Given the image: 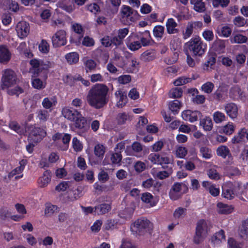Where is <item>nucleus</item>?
Wrapping results in <instances>:
<instances>
[{
	"mask_svg": "<svg viewBox=\"0 0 248 248\" xmlns=\"http://www.w3.org/2000/svg\"><path fill=\"white\" fill-rule=\"evenodd\" d=\"M109 88L103 84L94 85L89 91L86 97L88 103L96 109L106 106L109 101Z\"/></svg>",
	"mask_w": 248,
	"mask_h": 248,
	"instance_id": "1",
	"label": "nucleus"
},
{
	"mask_svg": "<svg viewBox=\"0 0 248 248\" xmlns=\"http://www.w3.org/2000/svg\"><path fill=\"white\" fill-rule=\"evenodd\" d=\"M193 57H201L205 53L206 46L199 37H195L186 44Z\"/></svg>",
	"mask_w": 248,
	"mask_h": 248,
	"instance_id": "2",
	"label": "nucleus"
},
{
	"mask_svg": "<svg viewBox=\"0 0 248 248\" xmlns=\"http://www.w3.org/2000/svg\"><path fill=\"white\" fill-rule=\"evenodd\" d=\"M30 63L32 66L30 72L32 74V77L34 78L37 77L43 71L48 70L51 65L49 62H44L35 59L31 60Z\"/></svg>",
	"mask_w": 248,
	"mask_h": 248,
	"instance_id": "3",
	"label": "nucleus"
},
{
	"mask_svg": "<svg viewBox=\"0 0 248 248\" xmlns=\"http://www.w3.org/2000/svg\"><path fill=\"white\" fill-rule=\"evenodd\" d=\"M206 226V223L204 220L201 219L198 221L195 233L193 236V242L195 244L198 245L203 241L206 237V232L205 230Z\"/></svg>",
	"mask_w": 248,
	"mask_h": 248,
	"instance_id": "4",
	"label": "nucleus"
},
{
	"mask_svg": "<svg viewBox=\"0 0 248 248\" xmlns=\"http://www.w3.org/2000/svg\"><path fill=\"white\" fill-rule=\"evenodd\" d=\"M16 76L15 72L10 69H7L3 71L1 78L2 84L1 85L2 89L7 88L16 82Z\"/></svg>",
	"mask_w": 248,
	"mask_h": 248,
	"instance_id": "5",
	"label": "nucleus"
},
{
	"mask_svg": "<svg viewBox=\"0 0 248 248\" xmlns=\"http://www.w3.org/2000/svg\"><path fill=\"white\" fill-rule=\"evenodd\" d=\"M151 222L147 219L140 218L137 219L131 227L132 231L140 235H142L149 231Z\"/></svg>",
	"mask_w": 248,
	"mask_h": 248,
	"instance_id": "6",
	"label": "nucleus"
},
{
	"mask_svg": "<svg viewBox=\"0 0 248 248\" xmlns=\"http://www.w3.org/2000/svg\"><path fill=\"white\" fill-rule=\"evenodd\" d=\"M66 35V31L64 30L57 31L52 37L53 46L58 47L65 45L67 42Z\"/></svg>",
	"mask_w": 248,
	"mask_h": 248,
	"instance_id": "7",
	"label": "nucleus"
},
{
	"mask_svg": "<svg viewBox=\"0 0 248 248\" xmlns=\"http://www.w3.org/2000/svg\"><path fill=\"white\" fill-rule=\"evenodd\" d=\"M74 125L77 132L80 135L87 132L90 128L89 124L82 115L75 121Z\"/></svg>",
	"mask_w": 248,
	"mask_h": 248,
	"instance_id": "8",
	"label": "nucleus"
},
{
	"mask_svg": "<svg viewBox=\"0 0 248 248\" xmlns=\"http://www.w3.org/2000/svg\"><path fill=\"white\" fill-rule=\"evenodd\" d=\"M62 112L66 119L72 122H75L82 115L80 112L73 108H64Z\"/></svg>",
	"mask_w": 248,
	"mask_h": 248,
	"instance_id": "9",
	"label": "nucleus"
},
{
	"mask_svg": "<svg viewBox=\"0 0 248 248\" xmlns=\"http://www.w3.org/2000/svg\"><path fill=\"white\" fill-rule=\"evenodd\" d=\"M16 31L19 37L22 39L26 37L30 32L29 23L24 21L18 22L16 26Z\"/></svg>",
	"mask_w": 248,
	"mask_h": 248,
	"instance_id": "10",
	"label": "nucleus"
},
{
	"mask_svg": "<svg viewBox=\"0 0 248 248\" xmlns=\"http://www.w3.org/2000/svg\"><path fill=\"white\" fill-rule=\"evenodd\" d=\"M202 114L200 111L195 110H186L184 111L182 114L183 119L186 121L191 123L197 121L199 118H201Z\"/></svg>",
	"mask_w": 248,
	"mask_h": 248,
	"instance_id": "11",
	"label": "nucleus"
},
{
	"mask_svg": "<svg viewBox=\"0 0 248 248\" xmlns=\"http://www.w3.org/2000/svg\"><path fill=\"white\" fill-rule=\"evenodd\" d=\"M183 186H185V185L183 183H175L172 186L169 192V196L171 200H177L181 197V194L180 193Z\"/></svg>",
	"mask_w": 248,
	"mask_h": 248,
	"instance_id": "12",
	"label": "nucleus"
},
{
	"mask_svg": "<svg viewBox=\"0 0 248 248\" xmlns=\"http://www.w3.org/2000/svg\"><path fill=\"white\" fill-rule=\"evenodd\" d=\"M222 196L229 200L232 199L235 195L234 185L232 184H228L222 187Z\"/></svg>",
	"mask_w": 248,
	"mask_h": 248,
	"instance_id": "13",
	"label": "nucleus"
},
{
	"mask_svg": "<svg viewBox=\"0 0 248 248\" xmlns=\"http://www.w3.org/2000/svg\"><path fill=\"white\" fill-rule=\"evenodd\" d=\"M58 4L59 8L68 13L72 12L75 9L73 0H60Z\"/></svg>",
	"mask_w": 248,
	"mask_h": 248,
	"instance_id": "14",
	"label": "nucleus"
},
{
	"mask_svg": "<svg viewBox=\"0 0 248 248\" xmlns=\"http://www.w3.org/2000/svg\"><path fill=\"white\" fill-rule=\"evenodd\" d=\"M225 109L227 115L231 118L233 119L238 115V108L237 106L232 103L227 104L225 106Z\"/></svg>",
	"mask_w": 248,
	"mask_h": 248,
	"instance_id": "15",
	"label": "nucleus"
},
{
	"mask_svg": "<svg viewBox=\"0 0 248 248\" xmlns=\"http://www.w3.org/2000/svg\"><path fill=\"white\" fill-rule=\"evenodd\" d=\"M10 59L11 53L8 49L5 46H0V62L6 63Z\"/></svg>",
	"mask_w": 248,
	"mask_h": 248,
	"instance_id": "16",
	"label": "nucleus"
},
{
	"mask_svg": "<svg viewBox=\"0 0 248 248\" xmlns=\"http://www.w3.org/2000/svg\"><path fill=\"white\" fill-rule=\"evenodd\" d=\"M51 181V172L47 170L45 171L43 176L38 179V184L40 187H45L47 186Z\"/></svg>",
	"mask_w": 248,
	"mask_h": 248,
	"instance_id": "17",
	"label": "nucleus"
},
{
	"mask_svg": "<svg viewBox=\"0 0 248 248\" xmlns=\"http://www.w3.org/2000/svg\"><path fill=\"white\" fill-rule=\"evenodd\" d=\"M30 129L29 138L32 139L33 137H37L36 141L40 140L42 139V137L46 134L44 131L39 127L31 126L30 127Z\"/></svg>",
	"mask_w": 248,
	"mask_h": 248,
	"instance_id": "18",
	"label": "nucleus"
},
{
	"mask_svg": "<svg viewBox=\"0 0 248 248\" xmlns=\"http://www.w3.org/2000/svg\"><path fill=\"white\" fill-rule=\"evenodd\" d=\"M166 26L169 34L177 33L179 31L178 29L176 28L177 26V23L172 18L168 19Z\"/></svg>",
	"mask_w": 248,
	"mask_h": 248,
	"instance_id": "19",
	"label": "nucleus"
},
{
	"mask_svg": "<svg viewBox=\"0 0 248 248\" xmlns=\"http://www.w3.org/2000/svg\"><path fill=\"white\" fill-rule=\"evenodd\" d=\"M234 189L235 195L238 196L239 198L242 200H246L243 197V195L247 197V196H246V191L241 182H234Z\"/></svg>",
	"mask_w": 248,
	"mask_h": 248,
	"instance_id": "20",
	"label": "nucleus"
},
{
	"mask_svg": "<svg viewBox=\"0 0 248 248\" xmlns=\"http://www.w3.org/2000/svg\"><path fill=\"white\" fill-rule=\"evenodd\" d=\"M203 0H190L191 4L193 5V9L196 11L202 13L206 10V7Z\"/></svg>",
	"mask_w": 248,
	"mask_h": 248,
	"instance_id": "21",
	"label": "nucleus"
},
{
	"mask_svg": "<svg viewBox=\"0 0 248 248\" xmlns=\"http://www.w3.org/2000/svg\"><path fill=\"white\" fill-rule=\"evenodd\" d=\"M225 48V41L223 40H216L212 44V48L218 53L223 52L224 51Z\"/></svg>",
	"mask_w": 248,
	"mask_h": 248,
	"instance_id": "22",
	"label": "nucleus"
},
{
	"mask_svg": "<svg viewBox=\"0 0 248 248\" xmlns=\"http://www.w3.org/2000/svg\"><path fill=\"white\" fill-rule=\"evenodd\" d=\"M110 210V205L107 203H102L94 207V212L98 215L105 214L108 213Z\"/></svg>",
	"mask_w": 248,
	"mask_h": 248,
	"instance_id": "23",
	"label": "nucleus"
},
{
	"mask_svg": "<svg viewBox=\"0 0 248 248\" xmlns=\"http://www.w3.org/2000/svg\"><path fill=\"white\" fill-rule=\"evenodd\" d=\"M225 236L224 232L223 230H220L218 232H216L211 238V242L214 244H219L221 242L222 240H225Z\"/></svg>",
	"mask_w": 248,
	"mask_h": 248,
	"instance_id": "24",
	"label": "nucleus"
},
{
	"mask_svg": "<svg viewBox=\"0 0 248 248\" xmlns=\"http://www.w3.org/2000/svg\"><path fill=\"white\" fill-rule=\"evenodd\" d=\"M182 106V103L180 101L178 100H175L169 102V108L174 114H175L178 113Z\"/></svg>",
	"mask_w": 248,
	"mask_h": 248,
	"instance_id": "25",
	"label": "nucleus"
},
{
	"mask_svg": "<svg viewBox=\"0 0 248 248\" xmlns=\"http://www.w3.org/2000/svg\"><path fill=\"white\" fill-rule=\"evenodd\" d=\"M217 207L218 213L221 214H228L231 213L233 210V208L231 206L222 202L218 203Z\"/></svg>",
	"mask_w": 248,
	"mask_h": 248,
	"instance_id": "26",
	"label": "nucleus"
},
{
	"mask_svg": "<svg viewBox=\"0 0 248 248\" xmlns=\"http://www.w3.org/2000/svg\"><path fill=\"white\" fill-rule=\"evenodd\" d=\"M209 3H212L214 8H218L219 6L225 8L228 6L230 0H206Z\"/></svg>",
	"mask_w": 248,
	"mask_h": 248,
	"instance_id": "27",
	"label": "nucleus"
},
{
	"mask_svg": "<svg viewBox=\"0 0 248 248\" xmlns=\"http://www.w3.org/2000/svg\"><path fill=\"white\" fill-rule=\"evenodd\" d=\"M200 125L202 126L203 129L206 131H211L213 128L212 120L209 117L201 119L200 121Z\"/></svg>",
	"mask_w": 248,
	"mask_h": 248,
	"instance_id": "28",
	"label": "nucleus"
},
{
	"mask_svg": "<svg viewBox=\"0 0 248 248\" xmlns=\"http://www.w3.org/2000/svg\"><path fill=\"white\" fill-rule=\"evenodd\" d=\"M105 151V147L102 144H96L94 147V155L101 159L103 158Z\"/></svg>",
	"mask_w": 248,
	"mask_h": 248,
	"instance_id": "29",
	"label": "nucleus"
},
{
	"mask_svg": "<svg viewBox=\"0 0 248 248\" xmlns=\"http://www.w3.org/2000/svg\"><path fill=\"white\" fill-rule=\"evenodd\" d=\"M56 102V100L54 97H46L43 99L42 104L45 108L49 109L54 106Z\"/></svg>",
	"mask_w": 248,
	"mask_h": 248,
	"instance_id": "30",
	"label": "nucleus"
},
{
	"mask_svg": "<svg viewBox=\"0 0 248 248\" xmlns=\"http://www.w3.org/2000/svg\"><path fill=\"white\" fill-rule=\"evenodd\" d=\"M182 94L183 90L180 87L172 88L169 93V97L171 98H180L182 97Z\"/></svg>",
	"mask_w": 248,
	"mask_h": 248,
	"instance_id": "31",
	"label": "nucleus"
},
{
	"mask_svg": "<svg viewBox=\"0 0 248 248\" xmlns=\"http://www.w3.org/2000/svg\"><path fill=\"white\" fill-rule=\"evenodd\" d=\"M217 155L225 158L226 156H231V154L229 148L225 146H221L219 147L217 150Z\"/></svg>",
	"mask_w": 248,
	"mask_h": 248,
	"instance_id": "32",
	"label": "nucleus"
},
{
	"mask_svg": "<svg viewBox=\"0 0 248 248\" xmlns=\"http://www.w3.org/2000/svg\"><path fill=\"white\" fill-rule=\"evenodd\" d=\"M129 119V116L125 112L118 113L116 117V121L118 125L125 124Z\"/></svg>",
	"mask_w": 248,
	"mask_h": 248,
	"instance_id": "33",
	"label": "nucleus"
},
{
	"mask_svg": "<svg viewBox=\"0 0 248 248\" xmlns=\"http://www.w3.org/2000/svg\"><path fill=\"white\" fill-rule=\"evenodd\" d=\"M68 62L70 64L76 63L79 60L78 54L77 52L69 53L65 55Z\"/></svg>",
	"mask_w": 248,
	"mask_h": 248,
	"instance_id": "34",
	"label": "nucleus"
},
{
	"mask_svg": "<svg viewBox=\"0 0 248 248\" xmlns=\"http://www.w3.org/2000/svg\"><path fill=\"white\" fill-rule=\"evenodd\" d=\"M232 43L242 44L247 42L248 38L242 34H237L230 39Z\"/></svg>",
	"mask_w": 248,
	"mask_h": 248,
	"instance_id": "35",
	"label": "nucleus"
},
{
	"mask_svg": "<svg viewBox=\"0 0 248 248\" xmlns=\"http://www.w3.org/2000/svg\"><path fill=\"white\" fill-rule=\"evenodd\" d=\"M9 127L19 135L24 134L25 132L24 129L21 127L19 124L15 121L10 122L9 124Z\"/></svg>",
	"mask_w": 248,
	"mask_h": 248,
	"instance_id": "36",
	"label": "nucleus"
},
{
	"mask_svg": "<svg viewBox=\"0 0 248 248\" xmlns=\"http://www.w3.org/2000/svg\"><path fill=\"white\" fill-rule=\"evenodd\" d=\"M94 54L95 56L100 60L107 61L108 59V53L105 50L97 49L94 51Z\"/></svg>",
	"mask_w": 248,
	"mask_h": 248,
	"instance_id": "37",
	"label": "nucleus"
},
{
	"mask_svg": "<svg viewBox=\"0 0 248 248\" xmlns=\"http://www.w3.org/2000/svg\"><path fill=\"white\" fill-rule=\"evenodd\" d=\"M155 58V53L152 51H145L141 56V60L144 62L153 61Z\"/></svg>",
	"mask_w": 248,
	"mask_h": 248,
	"instance_id": "38",
	"label": "nucleus"
},
{
	"mask_svg": "<svg viewBox=\"0 0 248 248\" xmlns=\"http://www.w3.org/2000/svg\"><path fill=\"white\" fill-rule=\"evenodd\" d=\"M84 64L87 73L91 72L95 69L96 67V63L92 60H87L84 62Z\"/></svg>",
	"mask_w": 248,
	"mask_h": 248,
	"instance_id": "39",
	"label": "nucleus"
},
{
	"mask_svg": "<svg viewBox=\"0 0 248 248\" xmlns=\"http://www.w3.org/2000/svg\"><path fill=\"white\" fill-rule=\"evenodd\" d=\"M240 235L242 237L248 239V219L244 221L242 224Z\"/></svg>",
	"mask_w": 248,
	"mask_h": 248,
	"instance_id": "40",
	"label": "nucleus"
},
{
	"mask_svg": "<svg viewBox=\"0 0 248 248\" xmlns=\"http://www.w3.org/2000/svg\"><path fill=\"white\" fill-rule=\"evenodd\" d=\"M213 118L215 123H220L225 120V115L220 111H216L213 114Z\"/></svg>",
	"mask_w": 248,
	"mask_h": 248,
	"instance_id": "41",
	"label": "nucleus"
},
{
	"mask_svg": "<svg viewBox=\"0 0 248 248\" xmlns=\"http://www.w3.org/2000/svg\"><path fill=\"white\" fill-rule=\"evenodd\" d=\"M58 207L54 205L48 204L46 206L45 210V214L47 217L51 216L57 210Z\"/></svg>",
	"mask_w": 248,
	"mask_h": 248,
	"instance_id": "42",
	"label": "nucleus"
},
{
	"mask_svg": "<svg viewBox=\"0 0 248 248\" xmlns=\"http://www.w3.org/2000/svg\"><path fill=\"white\" fill-rule=\"evenodd\" d=\"M134 11L130 7L124 5L122 9L123 17L128 18L134 13Z\"/></svg>",
	"mask_w": 248,
	"mask_h": 248,
	"instance_id": "43",
	"label": "nucleus"
},
{
	"mask_svg": "<svg viewBox=\"0 0 248 248\" xmlns=\"http://www.w3.org/2000/svg\"><path fill=\"white\" fill-rule=\"evenodd\" d=\"M164 32V27L162 26L158 25L154 27L153 30L154 34L155 37L162 38Z\"/></svg>",
	"mask_w": 248,
	"mask_h": 248,
	"instance_id": "44",
	"label": "nucleus"
},
{
	"mask_svg": "<svg viewBox=\"0 0 248 248\" xmlns=\"http://www.w3.org/2000/svg\"><path fill=\"white\" fill-rule=\"evenodd\" d=\"M39 50L43 53H47L49 50V45L45 40H42L39 45Z\"/></svg>",
	"mask_w": 248,
	"mask_h": 248,
	"instance_id": "45",
	"label": "nucleus"
},
{
	"mask_svg": "<svg viewBox=\"0 0 248 248\" xmlns=\"http://www.w3.org/2000/svg\"><path fill=\"white\" fill-rule=\"evenodd\" d=\"M48 116L49 114L47 110L40 109L37 112V117L41 121H46Z\"/></svg>",
	"mask_w": 248,
	"mask_h": 248,
	"instance_id": "46",
	"label": "nucleus"
},
{
	"mask_svg": "<svg viewBox=\"0 0 248 248\" xmlns=\"http://www.w3.org/2000/svg\"><path fill=\"white\" fill-rule=\"evenodd\" d=\"M32 86L37 89H42L45 87V84L38 78H35L32 80Z\"/></svg>",
	"mask_w": 248,
	"mask_h": 248,
	"instance_id": "47",
	"label": "nucleus"
},
{
	"mask_svg": "<svg viewBox=\"0 0 248 248\" xmlns=\"http://www.w3.org/2000/svg\"><path fill=\"white\" fill-rule=\"evenodd\" d=\"M214 87V84L211 82H207L202 86V90L207 93H211Z\"/></svg>",
	"mask_w": 248,
	"mask_h": 248,
	"instance_id": "48",
	"label": "nucleus"
},
{
	"mask_svg": "<svg viewBox=\"0 0 248 248\" xmlns=\"http://www.w3.org/2000/svg\"><path fill=\"white\" fill-rule=\"evenodd\" d=\"M187 154V150L185 147L179 146L176 150V155L178 157L184 158Z\"/></svg>",
	"mask_w": 248,
	"mask_h": 248,
	"instance_id": "49",
	"label": "nucleus"
},
{
	"mask_svg": "<svg viewBox=\"0 0 248 248\" xmlns=\"http://www.w3.org/2000/svg\"><path fill=\"white\" fill-rule=\"evenodd\" d=\"M245 133H246V129H242L241 131L238 133L237 136L234 137L232 139V142L233 143H237L241 142L243 138L245 137Z\"/></svg>",
	"mask_w": 248,
	"mask_h": 248,
	"instance_id": "50",
	"label": "nucleus"
},
{
	"mask_svg": "<svg viewBox=\"0 0 248 248\" xmlns=\"http://www.w3.org/2000/svg\"><path fill=\"white\" fill-rule=\"evenodd\" d=\"M191 81V79L190 78L180 77L177 79L176 80H175L174 81L173 83L175 86H179L190 82Z\"/></svg>",
	"mask_w": 248,
	"mask_h": 248,
	"instance_id": "51",
	"label": "nucleus"
},
{
	"mask_svg": "<svg viewBox=\"0 0 248 248\" xmlns=\"http://www.w3.org/2000/svg\"><path fill=\"white\" fill-rule=\"evenodd\" d=\"M202 37L206 41L210 42L213 40L214 34L212 31L207 30L202 32Z\"/></svg>",
	"mask_w": 248,
	"mask_h": 248,
	"instance_id": "52",
	"label": "nucleus"
},
{
	"mask_svg": "<svg viewBox=\"0 0 248 248\" xmlns=\"http://www.w3.org/2000/svg\"><path fill=\"white\" fill-rule=\"evenodd\" d=\"M186 209L185 208L179 207L175 210L173 216L176 218H179L186 215Z\"/></svg>",
	"mask_w": 248,
	"mask_h": 248,
	"instance_id": "53",
	"label": "nucleus"
},
{
	"mask_svg": "<svg viewBox=\"0 0 248 248\" xmlns=\"http://www.w3.org/2000/svg\"><path fill=\"white\" fill-rule=\"evenodd\" d=\"M193 27L191 22H189L186 26V30L185 32L183 33L184 39H186L190 36L193 31Z\"/></svg>",
	"mask_w": 248,
	"mask_h": 248,
	"instance_id": "54",
	"label": "nucleus"
},
{
	"mask_svg": "<svg viewBox=\"0 0 248 248\" xmlns=\"http://www.w3.org/2000/svg\"><path fill=\"white\" fill-rule=\"evenodd\" d=\"M73 147L76 152L80 151L82 149V145L79 140L76 137L74 138L72 140Z\"/></svg>",
	"mask_w": 248,
	"mask_h": 248,
	"instance_id": "55",
	"label": "nucleus"
},
{
	"mask_svg": "<svg viewBox=\"0 0 248 248\" xmlns=\"http://www.w3.org/2000/svg\"><path fill=\"white\" fill-rule=\"evenodd\" d=\"M122 156L120 153L112 154L110 159L113 164H118L121 162Z\"/></svg>",
	"mask_w": 248,
	"mask_h": 248,
	"instance_id": "56",
	"label": "nucleus"
},
{
	"mask_svg": "<svg viewBox=\"0 0 248 248\" xmlns=\"http://www.w3.org/2000/svg\"><path fill=\"white\" fill-rule=\"evenodd\" d=\"M234 24L237 27H243L246 23V20L242 16L235 17L233 20Z\"/></svg>",
	"mask_w": 248,
	"mask_h": 248,
	"instance_id": "57",
	"label": "nucleus"
},
{
	"mask_svg": "<svg viewBox=\"0 0 248 248\" xmlns=\"http://www.w3.org/2000/svg\"><path fill=\"white\" fill-rule=\"evenodd\" d=\"M153 198V196L149 193H144L142 194V196L141 197V200L147 203H150V205L153 206V205L152 204V200Z\"/></svg>",
	"mask_w": 248,
	"mask_h": 248,
	"instance_id": "58",
	"label": "nucleus"
},
{
	"mask_svg": "<svg viewBox=\"0 0 248 248\" xmlns=\"http://www.w3.org/2000/svg\"><path fill=\"white\" fill-rule=\"evenodd\" d=\"M232 30L228 26L222 27L220 29L221 35L224 37H228L231 34Z\"/></svg>",
	"mask_w": 248,
	"mask_h": 248,
	"instance_id": "59",
	"label": "nucleus"
},
{
	"mask_svg": "<svg viewBox=\"0 0 248 248\" xmlns=\"http://www.w3.org/2000/svg\"><path fill=\"white\" fill-rule=\"evenodd\" d=\"M200 152L202 157L205 158H209L211 156V151L208 147H202L200 149Z\"/></svg>",
	"mask_w": 248,
	"mask_h": 248,
	"instance_id": "60",
	"label": "nucleus"
},
{
	"mask_svg": "<svg viewBox=\"0 0 248 248\" xmlns=\"http://www.w3.org/2000/svg\"><path fill=\"white\" fill-rule=\"evenodd\" d=\"M115 96L118 98H119V100L124 101L125 103H127V95L125 92H123L122 91L119 90L116 92Z\"/></svg>",
	"mask_w": 248,
	"mask_h": 248,
	"instance_id": "61",
	"label": "nucleus"
},
{
	"mask_svg": "<svg viewBox=\"0 0 248 248\" xmlns=\"http://www.w3.org/2000/svg\"><path fill=\"white\" fill-rule=\"evenodd\" d=\"M24 170V167L23 166H20L12 170L8 175L9 179H11L14 176L17 174L21 173Z\"/></svg>",
	"mask_w": 248,
	"mask_h": 248,
	"instance_id": "62",
	"label": "nucleus"
},
{
	"mask_svg": "<svg viewBox=\"0 0 248 248\" xmlns=\"http://www.w3.org/2000/svg\"><path fill=\"white\" fill-rule=\"evenodd\" d=\"M128 47L132 51H135L141 47V43L139 41H134L127 45Z\"/></svg>",
	"mask_w": 248,
	"mask_h": 248,
	"instance_id": "63",
	"label": "nucleus"
},
{
	"mask_svg": "<svg viewBox=\"0 0 248 248\" xmlns=\"http://www.w3.org/2000/svg\"><path fill=\"white\" fill-rule=\"evenodd\" d=\"M145 163L141 161L137 162L134 165L136 171L139 172L143 171L145 169Z\"/></svg>",
	"mask_w": 248,
	"mask_h": 248,
	"instance_id": "64",
	"label": "nucleus"
}]
</instances>
